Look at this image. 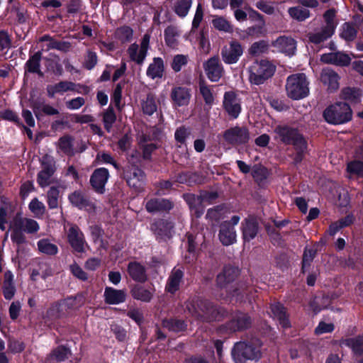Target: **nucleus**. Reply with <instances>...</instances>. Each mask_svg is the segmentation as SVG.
Listing matches in <instances>:
<instances>
[{
    "label": "nucleus",
    "mask_w": 363,
    "mask_h": 363,
    "mask_svg": "<svg viewBox=\"0 0 363 363\" xmlns=\"http://www.w3.org/2000/svg\"><path fill=\"white\" fill-rule=\"evenodd\" d=\"M353 222V216L349 215L340 220L332 223L328 229V233L331 235H335L340 229L348 226Z\"/></svg>",
    "instance_id": "obj_46"
},
{
    "label": "nucleus",
    "mask_w": 363,
    "mask_h": 363,
    "mask_svg": "<svg viewBox=\"0 0 363 363\" xmlns=\"http://www.w3.org/2000/svg\"><path fill=\"white\" fill-rule=\"evenodd\" d=\"M309 82L303 73L289 76L286 80V90L289 97L298 100L308 96Z\"/></svg>",
    "instance_id": "obj_4"
},
{
    "label": "nucleus",
    "mask_w": 363,
    "mask_h": 363,
    "mask_svg": "<svg viewBox=\"0 0 363 363\" xmlns=\"http://www.w3.org/2000/svg\"><path fill=\"white\" fill-rule=\"evenodd\" d=\"M131 294L134 298L145 302L150 301L152 297V291L140 286H135L131 290Z\"/></svg>",
    "instance_id": "obj_40"
},
{
    "label": "nucleus",
    "mask_w": 363,
    "mask_h": 363,
    "mask_svg": "<svg viewBox=\"0 0 363 363\" xmlns=\"http://www.w3.org/2000/svg\"><path fill=\"white\" fill-rule=\"evenodd\" d=\"M13 213V208L10 203H4L0 208V229L6 230V224Z\"/></svg>",
    "instance_id": "obj_44"
},
{
    "label": "nucleus",
    "mask_w": 363,
    "mask_h": 363,
    "mask_svg": "<svg viewBox=\"0 0 363 363\" xmlns=\"http://www.w3.org/2000/svg\"><path fill=\"white\" fill-rule=\"evenodd\" d=\"M172 202L164 199H152L146 203V210L149 213H155L157 212L169 211L172 208Z\"/></svg>",
    "instance_id": "obj_24"
},
{
    "label": "nucleus",
    "mask_w": 363,
    "mask_h": 363,
    "mask_svg": "<svg viewBox=\"0 0 363 363\" xmlns=\"http://www.w3.org/2000/svg\"><path fill=\"white\" fill-rule=\"evenodd\" d=\"M164 72L163 60L160 57H155L147 69V75L151 79L160 78Z\"/></svg>",
    "instance_id": "obj_33"
},
{
    "label": "nucleus",
    "mask_w": 363,
    "mask_h": 363,
    "mask_svg": "<svg viewBox=\"0 0 363 363\" xmlns=\"http://www.w3.org/2000/svg\"><path fill=\"white\" fill-rule=\"evenodd\" d=\"M199 308L197 309L193 302L186 303V308L196 318H201L207 321L217 320V310L208 301H201L197 304Z\"/></svg>",
    "instance_id": "obj_8"
},
{
    "label": "nucleus",
    "mask_w": 363,
    "mask_h": 363,
    "mask_svg": "<svg viewBox=\"0 0 363 363\" xmlns=\"http://www.w3.org/2000/svg\"><path fill=\"white\" fill-rule=\"evenodd\" d=\"M41 53L37 52L26 62L28 70L30 72L40 73V61Z\"/></svg>",
    "instance_id": "obj_58"
},
{
    "label": "nucleus",
    "mask_w": 363,
    "mask_h": 363,
    "mask_svg": "<svg viewBox=\"0 0 363 363\" xmlns=\"http://www.w3.org/2000/svg\"><path fill=\"white\" fill-rule=\"evenodd\" d=\"M347 172L350 174V178L352 176L363 177V162L357 159L347 163Z\"/></svg>",
    "instance_id": "obj_41"
},
{
    "label": "nucleus",
    "mask_w": 363,
    "mask_h": 363,
    "mask_svg": "<svg viewBox=\"0 0 363 363\" xmlns=\"http://www.w3.org/2000/svg\"><path fill=\"white\" fill-rule=\"evenodd\" d=\"M223 106L225 111L232 119L237 118L241 112L240 101L233 91L225 93Z\"/></svg>",
    "instance_id": "obj_14"
},
{
    "label": "nucleus",
    "mask_w": 363,
    "mask_h": 363,
    "mask_svg": "<svg viewBox=\"0 0 363 363\" xmlns=\"http://www.w3.org/2000/svg\"><path fill=\"white\" fill-rule=\"evenodd\" d=\"M351 60L349 55L342 52H329L320 56V60L323 62L340 67L349 65Z\"/></svg>",
    "instance_id": "obj_20"
},
{
    "label": "nucleus",
    "mask_w": 363,
    "mask_h": 363,
    "mask_svg": "<svg viewBox=\"0 0 363 363\" xmlns=\"http://www.w3.org/2000/svg\"><path fill=\"white\" fill-rule=\"evenodd\" d=\"M361 96V91L359 89L347 87L342 91V97L352 104L359 103Z\"/></svg>",
    "instance_id": "obj_37"
},
{
    "label": "nucleus",
    "mask_w": 363,
    "mask_h": 363,
    "mask_svg": "<svg viewBox=\"0 0 363 363\" xmlns=\"http://www.w3.org/2000/svg\"><path fill=\"white\" fill-rule=\"evenodd\" d=\"M162 325L164 328L174 332H180L186 328L185 323L179 320H164L162 322Z\"/></svg>",
    "instance_id": "obj_54"
},
{
    "label": "nucleus",
    "mask_w": 363,
    "mask_h": 363,
    "mask_svg": "<svg viewBox=\"0 0 363 363\" xmlns=\"http://www.w3.org/2000/svg\"><path fill=\"white\" fill-rule=\"evenodd\" d=\"M271 311L274 318H276L283 328H289V320L288 319L285 308L279 303H275L271 306Z\"/></svg>",
    "instance_id": "obj_29"
},
{
    "label": "nucleus",
    "mask_w": 363,
    "mask_h": 363,
    "mask_svg": "<svg viewBox=\"0 0 363 363\" xmlns=\"http://www.w3.org/2000/svg\"><path fill=\"white\" fill-rule=\"evenodd\" d=\"M336 11L335 9H328L323 14V18L325 21V28L330 30V31L335 33V28L337 25V22L335 19Z\"/></svg>",
    "instance_id": "obj_49"
},
{
    "label": "nucleus",
    "mask_w": 363,
    "mask_h": 363,
    "mask_svg": "<svg viewBox=\"0 0 363 363\" xmlns=\"http://www.w3.org/2000/svg\"><path fill=\"white\" fill-rule=\"evenodd\" d=\"M223 138L228 143L237 145L246 143L250 139V134L246 128L235 126L225 130Z\"/></svg>",
    "instance_id": "obj_13"
},
{
    "label": "nucleus",
    "mask_w": 363,
    "mask_h": 363,
    "mask_svg": "<svg viewBox=\"0 0 363 363\" xmlns=\"http://www.w3.org/2000/svg\"><path fill=\"white\" fill-rule=\"evenodd\" d=\"M271 311L274 318H276L283 328H289V320L288 319L285 308L279 303H275L271 306Z\"/></svg>",
    "instance_id": "obj_30"
},
{
    "label": "nucleus",
    "mask_w": 363,
    "mask_h": 363,
    "mask_svg": "<svg viewBox=\"0 0 363 363\" xmlns=\"http://www.w3.org/2000/svg\"><path fill=\"white\" fill-rule=\"evenodd\" d=\"M243 54V48L237 40H232L221 50V57L225 64L236 63Z\"/></svg>",
    "instance_id": "obj_12"
},
{
    "label": "nucleus",
    "mask_w": 363,
    "mask_h": 363,
    "mask_svg": "<svg viewBox=\"0 0 363 363\" xmlns=\"http://www.w3.org/2000/svg\"><path fill=\"white\" fill-rule=\"evenodd\" d=\"M70 354V351L67 348L60 346L52 351L49 355L48 360L50 362H60L65 360Z\"/></svg>",
    "instance_id": "obj_50"
},
{
    "label": "nucleus",
    "mask_w": 363,
    "mask_h": 363,
    "mask_svg": "<svg viewBox=\"0 0 363 363\" xmlns=\"http://www.w3.org/2000/svg\"><path fill=\"white\" fill-rule=\"evenodd\" d=\"M289 16L298 21H303L310 16V11L301 6L291 7L288 10Z\"/></svg>",
    "instance_id": "obj_45"
},
{
    "label": "nucleus",
    "mask_w": 363,
    "mask_h": 363,
    "mask_svg": "<svg viewBox=\"0 0 363 363\" xmlns=\"http://www.w3.org/2000/svg\"><path fill=\"white\" fill-rule=\"evenodd\" d=\"M28 207L30 211L37 218L42 217L45 212V206L37 198H34L33 199L31 200L28 205Z\"/></svg>",
    "instance_id": "obj_52"
},
{
    "label": "nucleus",
    "mask_w": 363,
    "mask_h": 363,
    "mask_svg": "<svg viewBox=\"0 0 363 363\" xmlns=\"http://www.w3.org/2000/svg\"><path fill=\"white\" fill-rule=\"evenodd\" d=\"M94 163L96 165L102 164H112L115 169H118L119 166L115 162L113 157L111 154L106 152H99L97 153Z\"/></svg>",
    "instance_id": "obj_51"
},
{
    "label": "nucleus",
    "mask_w": 363,
    "mask_h": 363,
    "mask_svg": "<svg viewBox=\"0 0 363 363\" xmlns=\"http://www.w3.org/2000/svg\"><path fill=\"white\" fill-rule=\"evenodd\" d=\"M116 120V116L114 113V111L111 108H108L104 113L103 116V122L104 125L105 129L110 132L113 124L115 123Z\"/></svg>",
    "instance_id": "obj_56"
},
{
    "label": "nucleus",
    "mask_w": 363,
    "mask_h": 363,
    "mask_svg": "<svg viewBox=\"0 0 363 363\" xmlns=\"http://www.w3.org/2000/svg\"><path fill=\"white\" fill-rule=\"evenodd\" d=\"M187 202L189 203L191 212L196 217H200L204 211L203 206L201 205V200L199 197L191 196L189 197Z\"/></svg>",
    "instance_id": "obj_43"
},
{
    "label": "nucleus",
    "mask_w": 363,
    "mask_h": 363,
    "mask_svg": "<svg viewBox=\"0 0 363 363\" xmlns=\"http://www.w3.org/2000/svg\"><path fill=\"white\" fill-rule=\"evenodd\" d=\"M276 66L270 61L257 60L248 68L249 80L253 84H262L274 74Z\"/></svg>",
    "instance_id": "obj_3"
},
{
    "label": "nucleus",
    "mask_w": 363,
    "mask_h": 363,
    "mask_svg": "<svg viewBox=\"0 0 363 363\" xmlns=\"http://www.w3.org/2000/svg\"><path fill=\"white\" fill-rule=\"evenodd\" d=\"M37 245L39 251L43 254L55 255L58 252L57 245L52 243L48 239H41Z\"/></svg>",
    "instance_id": "obj_38"
},
{
    "label": "nucleus",
    "mask_w": 363,
    "mask_h": 363,
    "mask_svg": "<svg viewBox=\"0 0 363 363\" xmlns=\"http://www.w3.org/2000/svg\"><path fill=\"white\" fill-rule=\"evenodd\" d=\"M274 133L279 140L286 144H292L298 151L296 161L301 160L300 154L306 149V143L303 136L295 128L287 125H279Z\"/></svg>",
    "instance_id": "obj_2"
},
{
    "label": "nucleus",
    "mask_w": 363,
    "mask_h": 363,
    "mask_svg": "<svg viewBox=\"0 0 363 363\" xmlns=\"http://www.w3.org/2000/svg\"><path fill=\"white\" fill-rule=\"evenodd\" d=\"M172 228L173 226L171 223L163 220L155 222L151 226V229L155 235L167 238L170 237Z\"/></svg>",
    "instance_id": "obj_34"
},
{
    "label": "nucleus",
    "mask_w": 363,
    "mask_h": 363,
    "mask_svg": "<svg viewBox=\"0 0 363 363\" xmlns=\"http://www.w3.org/2000/svg\"><path fill=\"white\" fill-rule=\"evenodd\" d=\"M67 238L72 247L78 252L84 251L85 240L80 229L74 225H71L67 232Z\"/></svg>",
    "instance_id": "obj_19"
},
{
    "label": "nucleus",
    "mask_w": 363,
    "mask_h": 363,
    "mask_svg": "<svg viewBox=\"0 0 363 363\" xmlns=\"http://www.w3.org/2000/svg\"><path fill=\"white\" fill-rule=\"evenodd\" d=\"M274 50L287 56H292L296 50V41L291 37L282 35L272 42Z\"/></svg>",
    "instance_id": "obj_15"
},
{
    "label": "nucleus",
    "mask_w": 363,
    "mask_h": 363,
    "mask_svg": "<svg viewBox=\"0 0 363 363\" xmlns=\"http://www.w3.org/2000/svg\"><path fill=\"white\" fill-rule=\"evenodd\" d=\"M199 89L206 104L208 105H212L214 101V97L210 88L203 84H201Z\"/></svg>",
    "instance_id": "obj_62"
},
{
    "label": "nucleus",
    "mask_w": 363,
    "mask_h": 363,
    "mask_svg": "<svg viewBox=\"0 0 363 363\" xmlns=\"http://www.w3.org/2000/svg\"><path fill=\"white\" fill-rule=\"evenodd\" d=\"M77 85L68 81H62L55 84L48 85L47 86L48 94L50 97H53L55 94H63L69 91H75Z\"/></svg>",
    "instance_id": "obj_26"
},
{
    "label": "nucleus",
    "mask_w": 363,
    "mask_h": 363,
    "mask_svg": "<svg viewBox=\"0 0 363 363\" xmlns=\"http://www.w3.org/2000/svg\"><path fill=\"white\" fill-rule=\"evenodd\" d=\"M42 170L38 174V183L41 187L50 185L52 181V175L55 172L54 159L49 155H45L41 160Z\"/></svg>",
    "instance_id": "obj_10"
},
{
    "label": "nucleus",
    "mask_w": 363,
    "mask_h": 363,
    "mask_svg": "<svg viewBox=\"0 0 363 363\" xmlns=\"http://www.w3.org/2000/svg\"><path fill=\"white\" fill-rule=\"evenodd\" d=\"M228 213L227 208L223 205H220L208 209L206 217L213 224L224 218Z\"/></svg>",
    "instance_id": "obj_36"
},
{
    "label": "nucleus",
    "mask_w": 363,
    "mask_h": 363,
    "mask_svg": "<svg viewBox=\"0 0 363 363\" xmlns=\"http://www.w3.org/2000/svg\"><path fill=\"white\" fill-rule=\"evenodd\" d=\"M251 325L250 318L245 313H237L228 323V330L230 332H235L249 328Z\"/></svg>",
    "instance_id": "obj_23"
},
{
    "label": "nucleus",
    "mask_w": 363,
    "mask_h": 363,
    "mask_svg": "<svg viewBox=\"0 0 363 363\" xmlns=\"http://www.w3.org/2000/svg\"><path fill=\"white\" fill-rule=\"evenodd\" d=\"M116 35L121 41H128L132 38L133 30L130 27L123 26L117 30Z\"/></svg>",
    "instance_id": "obj_64"
},
{
    "label": "nucleus",
    "mask_w": 363,
    "mask_h": 363,
    "mask_svg": "<svg viewBox=\"0 0 363 363\" xmlns=\"http://www.w3.org/2000/svg\"><path fill=\"white\" fill-rule=\"evenodd\" d=\"M183 278V272L179 269H173L166 285V290L171 294L175 293L179 288Z\"/></svg>",
    "instance_id": "obj_31"
},
{
    "label": "nucleus",
    "mask_w": 363,
    "mask_h": 363,
    "mask_svg": "<svg viewBox=\"0 0 363 363\" xmlns=\"http://www.w3.org/2000/svg\"><path fill=\"white\" fill-rule=\"evenodd\" d=\"M142 109L144 113L150 116L157 111V105L153 96L147 95V98L142 102Z\"/></svg>",
    "instance_id": "obj_55"
},
{
    "label": "nucleus",
    "mask_w": 363,
    "mask_h": 363,
    "mask_svg": "<svg viewBox=\"0 0 363 363\" xmlns=\"http://www.w3.org/2000/svg\"><path fill=\"white\" fill-rule=\"evenodd\" d=\"M357 29L350 23H345L340 28V35L346 41H352L357 36Z\"/></svg>",
    "instance_id": "obj_42"
},
{
    "label": "nucleus",
    "mask_w": 363,
    "mask_h": 363,
    "mask_svg": "<svg viewBox=\"0 0 363 363\" xmlns=\"http://www.w3.org/2000/svg\"><path fill=\"white\" fill-rule=\"evenodd\" d=\"M315 250L312 248H306L303 256V263H302V269L304 271L307 267H308L311 262L313 261V258L315 255Z\"/></svg>",
    "instance_id": "obj_63"
},
{
    "label": "nucleus",
    "mask_w": 363,
    "mask_h": 363,
    "mask_svg": "<svg viewBox=\"0 0 363 363\" xmlns=\"http://www.w3.org/2000/svg\"><path fill=\"white\" fill-rule=\"evenodd\" d=\"M213 26L217 30L225 33H231L233 27L231 24L223 17L216 16L212 21Z\"/></svg>",
    "instance_id": "obj_53"
},
{
    "label": "nucleus",
    "mask_w": 363,
    "mask_h": 363,
    "mask_svg": "<svg viewBox=\"0 0 363 363\" xmlns=\"http://www.w3.org/2000/svg\"><path fill=\"white\" fill-rule=\"evenodd\" d=\"M109 177L107 169L101 167L96 169L92 174L90 182L93 188L99 192H102Z\"/></svg>",
    "instance_id": "obj_21"
},
{
    "label": "nucleus",
    "mask_w": 363,
    "mask_h": 363,
    "mask_svg": "<svg viewBox=\"0 0 363 363\" xmlns=\"http://www.w3.org/2000/svg\"><path fill=\"white\" fill-rule=\"evenodd\" d=\"M321 82L328 86V89L335 91L339 88V75L331 69H325L320 75Z\"/></svg>",
    "instance_id": "obj_25"
},
{
    "label": "nucleus",
    "mask_w": 363,
    "mask_h": 363,
    "mask_svg": "<svg viewBox=\"0 0 363 363\" xmlns=\"http://www.w3.org/2000/svg\"><path fill=\"white\" fill-rule=\"evenodd\" d=\"M60 191L55 187H51L47 194V202L50 208H57L58 207Z\"/></svg>",
    "instance_id": "obj_57"
},
{
    "label": "nucleus",
    "mask_w": 363,
    "mask_h": 363,
    "mask_svg": "<svg viewBox=\"0 0 363 363\" xmlns=\"http://www.w3.org/2000/svg\"><path fill=\"white\" fill-rule=\"evenodd\" d=\"M179 35L177 28L174 26L167 27L164 30L165 42L168 46L174 48L177 45V38Z\"/></svg>",
    "instance_id": "obj_47"
},
{
    "label": "nucleus",
    "mask_w": 363,
    "mask_h": 363,
    "mask_svg": "<svg viewBox=\"0 0 363 363\" xmlns=\"http://www.w3.org/2000/svg\"><path fill=\"white\" fill-rule=\"evenodd\" d=\"M258 227L257 223L252 219H246L242 223V236L245 241H250L257 234Z\"/></svg>",
    "instance_id": "obj_35"
},
{
    "label": "nucleus",
    "mask_w": 363,
    "mask_h": 363,
    "mask_svg": "<svg viewBox=\"0 0 363 363\" xmlns=\"http://www.w3.org/2000/svg\"><path fill=\"white\" fill-rule=\"evenodd\" d=\"M235 363H245L247 360H257L261 357L260 347L250 342H236L231 352Z\"/></svg>",
    "instance_id": "obj_6"
},
{
    "label": "nucleus",
    "mask_w": 363,
    "mask_h": 363,
    "mask_svg": "<svg viewBox=\"0 0 363 363\" xmlns=\"http://www.w3.org/2000/svg\"><path fill=\"white\" fill-rule=\"evenodd\" d=\"M40 229L38 222L31 218H23L20 215L15 216L9 223V230L11 232V238L17 244H22L26 241L24 233H35Z\"/></svg>",
    "instance_id": "obj_1"
},
{
    "label": "nucleus",
    "mask_w": 363,
    "mask_h": 363,
    "mask_svg": "<svg viewBox=\"0 0 363 363\" xmlns=\"http://www.w3.org/2000/svg\"><path fill=\"white\" fill-rule=\"evenodd\" d=\"M33 111L36 116H38L40 112L44 113L46 115L53 116L58 114L59 111L57 108L52 107L50 105L42 104L39 106H34Z\"/></svg>",
    "instance_id": "obj_59"
},
{
    "label": "nucleus",
    "mask_w": 363,
    "mask_h": 363,
    "mask_svg": "<svg viewBox=\"0 0 363 363\" xmlns=\"http://www.w3.org/2000/svg\"><path fill=\"white\" fill-rule=\"evenodd\" d=\"M203 67L208 79L212 82H218L223 74V67L218 57H211L207 60Z\"/></svg>",
    "instance_id": "obj_17"
},
{
    "label": "nucleus",
    "mask_w": 363,
    "mask_h": 363,
    "mask_svg": "<svg viewBox=\"0 0 363 363\" xmlns=\"http://www.w3.org/2000/svg\"><path fill=\"white\" fill-rule=\"evenodd\" d=\"M352 112L347 103H337L328 106L323 111L325 120L331 124H342L352 119Z\"/></svg>",
    "instance_id": "obj_5"
},
{
    "label": "nucleus",
    "mask_w": 363,
    "mask_h": 363,
    "mask_svg": "<svg viewBox=\"0 0 363 363\" xmlns=\"http://www.w3.org/2000/svg\"><path fill=\"white\" fill-rule=\"evenodd\" d=\"M104 301L108 304L117 305L125 301L126 291L121 289H116L112 287H106L104 294Z\"/></svg>",
    "instance_id": "obj_22"
},
{
    "label": "nucleus",
    "mask_w": 363,
    "mask_h": 363,
    "mask_svg": "<svg viewBox=\"0 0 363 363\" xmlns=\"http://www.w3.org/2000/svg\"><path fill=\"white\" fill-rule=\"evenodd\" d=\"M267 48V43L264 40H261L254 43L250 48L248 52L250 55L257 56L265 52Z\"/></svg>",
    "instance_id": "obj_60"
},
{
    "label": "nucleus",
    "mask_w": 363,
    "mask_h": 363,
    "mask_svg": "<svg viewBox=\"0 0 363 363\" xmlns=\"http://www.w3.org/2000/svg\"><path fill=\"white\" fill-rule=\"evenodd\" d=\"M127 270L130 277L135 281L143 282L147 279L145 267L139 262H130Z\"/></svg>",
    "instance_id": "obj_27"
},
{
    "label": "nucleus",
    "mask_w": 363,
    "mask_h": 363,
    "mask_svg": "<svg viewBox=\"0 0 363 363\" xmlns=\"http://www.w3.org/2000/svg\"><path fill=\"white\" fill-rule=\"evenodd\" d=\"M124 177L129 186L140 191L145 184L143 172L135 165H128L124 171Z\"/></svg>",
    "instance_id": "obj_11"
},
{
    "label": "nucleus",
    "mask_w": 363,
    "mask_h": 363,
    "mask_svg": "<svg viewBox=\"0 0 363 363\" xmlns=\"http://www.w3.org/2000/svg\"><path fill=\"white\" fill-rule=\"evenodd\" d=\"M192 4V0H177L174 6L175 13L180 17H185Z\"/></svg>",
    "instance_id": "obj_48"
},
{
    "label": "nucleus",
    "mask_w": 363,
    "mask_h": 363,
    "mask_svg": "<svg viewBox=\"0 0 363 363\" xmlns=\"http://www.w3.org/2000/svg\"><path fill=\"white\" fill-rule=\"evenodd\" d=\"M333 34V32L330 31V30L323 26L319 30H316L314 32L308 33L307 36L311 43L314 44H320L327 40Z\"/></svg>",
    "instance_id": "obj_32"
},
{
    "label": "nucleus",
    "mask_w": 363,
    "mask_h": 363,
    "mask_svg": "<svg viewBox=\"0 0 363 363\" xmlns=\"http://www.w3.org/2000/svg\"><path fill=\"white\" fill-rule=\"evenodd\" d=\"M240 220V216H233L230 221H225L221 223L218 238L223 245L228 246L236 242L237 234L235 225L239 223Z\"/></svg>",
    "instance_id": "obj_7"
},
{
    "label": "nucleus",
    "mask_w": 363,
    "mask_h": 363,
    "mask_svg": "<svg viewBox=\"0 0 363 363\" xmlns=\"http://www.w3.org/2000/svg\"><path fill=\"white\" fill-rule=\"evenodd\" d=\"M190 94L187 89L184 87H175L172 89L171 97L174 104L179 106L188 104L190 99Z\"/></svg>",
    "instance_id": "obj_28"
},
{
    "label": "nucleus",
    "mask_w": 363,
    "mask_h": 363,
    "mask_svg": "<svg viewBox=\"0 0 363 363\" xmlns=\"http://www.w3.org/2000/svg\"><path fill=\"white\" fill-rule=\"evenodd\" d=\"M150 43V35L143 36L140 45L133 43L127 50L129 58L138 65H143L147 54Z\"/></svg>",
    "instance_id": "obj_9"
},
{
    "label": "nucleus",
    "mask_w": 363,
    "mask_h": 363,
    "mask_svg": "<svg viewBox=\"0 0 363 363\" xmlns=\"http://www.w3.org/2000/svg\"><path fill=\"white\" fill-rule=\"evenodd\" d=\"M69 201L75 207L89 213L95 211V203L89 200L82 192L76 191L69 195Z\"/></svg>",
    "instance_id": "obj_18"
},
{
    "label": "nucleus",
    "mask_w": 363,
    "mask_h": 363,
    "mask_svg": "<svg viewBox=\"0 0 363 363\" xmlns=\"http://www.w3.org/2000/svg\"><path fill=\"white\" fill-rule=\"evenodd\" d=\"M342 344L351 348L355 354L363 352V335L346 339Z\"/></svg>",
    "instance_id": "obj_39"
},
{
    "label": "nucleus",
    "mask_w": 363,
    "mask_h": 363,
    "mask_svg": "<svg viewBox=\"0 0 363 363\" xmlns=\"http://www.w3.org/2000/svg\"><path fill=\"white\" fill-rule=\"evenodd\" d=\"M238 271L233 267H225L217 277V285L220 289L230 293L233 288L232 282L238 276Z\"/></svg>",
    "instance_id": "obj_16"
},
{
    "label": "nucleus",
    "mask_w": 363,
    "mask_h": 363,
    "mask_svg": "<svg viewBox=\"0 0 363 363\" xmlns=\"http://www.w3.org/2000/svg\"><path fill=\"white\" fill-rule=\"evenodd\" d=\"M188 62V56L184 55H177L174 57L172 62V68L175 72H179L182 67Z\"/></svg>",
    "instance_id": "obj_61"
}]
</instances>
